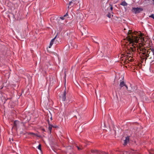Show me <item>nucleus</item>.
<instances>
[{"mask_svg":"<svg viewBox=\"0 0 154 154\" xmlns=\"http://www.w3.org/2000/svg\"><path fill=\"white\" fill-rule=\"evenodd\" d=\"M47 51L48 52H49V53H51V51H49L48 50V49L47 48Z\"/></svg>","mask_w":154,"mask_h":154,"instance_id":"obj_23","label":"nucleus"},{"mask_svg":"<svg viewBox=\"0 0 154 154\" xmlns=\"http://www.w3.org/2000/svg\"><path fill=\"white\" fill-rule=\"evenodd\" d=\"M75 46H74L73 47L74 48H76L77 47H76L77 45H75Z\"/></svg>","mask_w":154,"mask_h":154,"instance_id":"obj_25","label":"nucleus"},{"mask_svg":"<svg viewBox=\"0 0 154 154\" xmlns=\"http://www.w3.org/2000/svg\"><path fill=\"white\" fill-rule=\"evenodd\" d=\"M56 37H57V36H56L54 38H53L51 40V42H50V45H49V48H50L51 47V46L53 45V42L55 40Z\"/></svg>","mask_w":154,"mask_h":154,"instance_id":"obj_10","label":"nucleus"},{"mask_svg":"<svg viewBox=\"0 0 154 154\" xmlns=\"http://www.w3.org/2000/svg\"><path fill=\"white\" fill-rule=\"evenodd\" d=\"M29 134H31V135H35V134L34 133H29Z\"/></svg>","mask_w":154,"mask_h":154,"instance_id":"obj_22","label":"nucleus"},{"mask_svg":"<svg viewBox=\"0 0 154 154\" xmlns=\"http://www.w3.org/2000/svg\"><path fill=\"white\" fill-rule=\"evenodd\" d=\"M124 40H126L128 42L130 46H131L130 48H141L143 46V44L139 42H144V38L140 32H138L136 31L133 33L131 30H128L127 36Z\"/></svg>","mask_w":154,"mask_h":154,"instance_id":"obj_1","label":"nucleus"},{"mask_svg":"<svg viewBox=\"0 0 154 154\" xmlns=\"http://www.w3.org/2000/svg\"><path fill=\"white\" fill-rule=\"evenodd\" d=\"M109 6L110 7V9L111 10V12L113 10V8L112 5H110Z\"/></svg>","mask_w":154,"mask_h":154,"instance_id":"obj_19","label":"nucleus"},{"mask_svg":"<svg viewBox=\"0 0 154 154\" xmlns=\"http://www.w3.org/2000/svg\"><path fill=\"white\" fill-rule=\"evenodd\" d=\"M66 92L65 90L63 92V94H61L60 96V98L63 101H65L66 99Z\"/></svg>","mask_w":154,"mask_h":154,"instance_id":"obj_5","label":"nucleus"},{"mask_svg":"<svg viewBox=\"0 0 154 154\" xmlns=\"http://www.w3.org/2000/svg\"><path fill=\"white\" fill-rule=\"evenodd\" d=\"M51 120H52V117H51Z\"/></svg>","mask_w":154,"mask_h":154,"instance_id":"obj_29","label":"nucleus"},{"mask_svg":"<svg viewBox=\"0 0 154 154\" xmlns=\"http://www.w3.org/2000/svg\"><path fill=\"white\" fill-rule=\"evenodd\" d=\"M95 42V43H97V42Z\"/></svg>","mask_w":154,"mask_h":154,"instance_id":"obj_30","label":"nucleus"},{"mask_svg":"<svg viewBox=\"0 0 154 154\" xmlns=\"http://www.w3.org/2000/svg\"><path fill=\"white\" fill-rule=\"evenodd\" d=\"M112 14H113V12L112 11L110 12V13H108L107 14V16L109 18H111V16L112 17L113 16V15Z\"/></svg>","mask_w":154,"mask_h":154,"instance_id":"obj_11","label":"nucleus"},{"mask_svg":"<svg viewBox=\"0 0 154 154\" xmlns=\"http://www.w3.org/2000/svg\"><path fill=\"white\" fill-rule=\"evenodd\" d=\"M79 1H78V3H79Z\"/></svg>","mask_w":154,"mask_h":154,"instance_id":"obj_28","label":"nucleus"},{"mask_svg":"<svg viewBox=\"0 0 154 154\" xmlns=\"http://www.w3.org/2000/svg\"><path fill=\"white\" fill-rule=\"evenodd\" d=\"M41 144H39L38 146L37 147V148L39 149V150H41Z\"/></svg>","mask_w":154,"mask_h":154,"instance_id":"obj_17","label":"nucleus"},{"mask_svg":"<svg viewBox=\"0 0 154 154\" xmlns=\"http://www.w3.org/2000/svg\"><path fill=\"white\" fill-rule=\"evenodd\" d=\"M125 86L127 90H128V87L126 85H125Z\"/></svg>","mask_w":154,"mask_h":154,"instance_id":"obj_24","label":"nucleus"},{"mask_svg":"<svg viewBox=\"0 0 154 154\" xmlns=\"http://www.w3.org/2000/svg\"><path fill=\"white\" fill-rule=\"evenodd\" d=\"M68 13L67 12V13L63 16L60 17H59V19H61L62 20H64L66 18V17H67V16H68Z\"/></svg>","mask_w":154,"mask_h":154,"instance_id":"obj_9","label":"nucleus"},{"mask_svg":"<svg viewBox=\"0 0 154 154\" xmlns=\"http://www.w3.org/2000/svg\"><path fill=\"white\" fill-rule=\"evenodd\" d=\"M149 17L152 18L154 19V16L153 14H152L150 16H149Z\"/></svg>","mask_w":154,"mask_h":154,"instance_id":"obj_20","label":"nucleus"},{"mask_svg":"<svg viewBox=\"0 0 154 154\" xmlns=\"http://www.w3.org/2000/svg\"><path fill=\"white\" fill-rule=\"evenodd\" d=\"M91 152L92 153H95L97 154H100V152L98 151L97 150H91Z\"/></svg>","mask_w":154,"mask_h":154,"instance_id":"obj_12","label":"nucleus"},{"mask_svg":"<svg viewBox=\"0 0 154 154\" xmlns=\"http://www.w3.org/2000/svg\"><path fill=\"white\" fill-rule=\"evenodd\" d=\"M48 125H49L48 129V130L50 131V133H51V130H52V127H53V126L52 125H51L50 124L49 121V120L48 121Z\"/></svg>","mask_w":154,"mask_h":154,"instance_id":"obj_8","label":"nucleus"},{"mask_svg":"<svg viewBox=\"0 0 154 154\" xmlns=\"http://www.w3.org/2000/svg\"><path fill=\"white\" fill-rule=\"evenodd\" d=\"M139 52L141 57L142 60L145 59L146 60L148 57L149 59L152 58L154 59V49H149L147 50L146 49H137Z\"/></svg>","mask_w":154,"mask_h":154,"instance_id":"obj_2","label":"nucleus"},{"mask_svg":"<svg viewBox=\"0 0 154 154\" xmlns=\"http://www.w3.org/2000/svg\"><path fill=\"white\" fill-rule=\"evenodd\" d=\"M72 2H70L69 3V6H72Z\"/></svg>","mask_w":154,"mask_h":154,"instance_id":"obj_21","label":"nucleus"},{"mask_svg":"<svg viewBox=\"0 0 154 154\" xmlns=\"http://www.w3.org/2000/svg\"><path fill=\"white\" fill-rule=\"evenodd\" d=\"M129 141V137H126L125 139L124 140V145H125L127 144Z\"/></svg>","mask_w":154,"mask_h":154,"instance_id":"obj_7","label":"nucleus"},{"mask_svg":"<svg viewBox=\"0 0 154 154\" xmlns=\"http://www.w3.org/2000/svg\"><path fill=\"white\" fill-rule=\"evenodd\" d=\"M152 38L153 39V40H154V37H152Z\"/></svg>","mask_w":154,"mask_h":154,"instance_id":"obj_27","label":"nucleus"},{"mask_svg":"<svg viewBox=\"0 0 154 154\" xmlns=\"http://www.w3.org/2000/svg\"><path fill=\"white\" fill-rule=\"evenodd\" d=\"M120 5L123 6H125L127 5V4L125 2L123 1L120 4Z\"/></svg>","mask_w":154,"mask_h":154,"instance_id":"obj_14","label":"nucleus"},{"mask_svg":"<svg viewBox=\"0 0 154 154\" xmlns=\"http://www.w3.org/2000/svg\"><path fill=\"white\" fill-rule=\"evenodd\" d=\"M149 153L151 154H154V150H152L149 152Z\"/></svg>","mask_w":154,"mask_h":154,"instance_id":"obj_18","label":"nucleus"},{"mask_svg":"<svg viewBox=\"0 0 154 154\" xmlns=\"http://www.w3.org/2000/svg\"><path fill=\"white\" fill-rule=\"evenodd\" d=\"M125 85H126L125 84V83L124 82V81H122L121 82H120V84H119V86L121 88L122 87H123L124 86H125Z\"/></svg>","mask_w":154,"mask_h":154,"instance_id":"obj_13","label":"nucleus"},{"mask_svg":"<svg viewBox=\"0 0 154 154\" xmlns=\"http://www.w3.org/2000/svg\"><path fill=\"white\" fill-rule=\"evenodd\" d=\"M86 27H82L81 29V31L82 33L83 34V33L86 34L87 32L86 31Z\"/></svg>","mask_w":154,"mask_h":154,"instance_id":"obj_6","label":"nucleus"},{"mask_svg":"<svg viewBox=\"0 0 154 154\" xmlns=\"http://www.w3.org/2000/svg\"><path fill=\"white\" fill-rule=\"evenodd\" d=\"M152 1H153V4L154 5V0H152Z\"/></svg>","mask_w":154,"mask_h":154,"instance_id":"obj_26","label":"nucleus"},{"mask_svg":"<svg viewBox=\"0 0 154 154\" xmlns=\"http://www.w3.org/2000/svg\"><path fill=\"white\" fill-rule=\"evenodd\" d=\"M143 9L142 8L137 7V8H132L131 10V11L132 12L134 13L135 14H138L142 11Z\"/></svg>","mask_w":154,"mask_h":154,"instance_id":"obj_4","label":"nucleus"},{"mask_svg":"<svg viewBox=\"0 0 154 154\" xmlns=\"http://www.w3.org/2000/svg\"><path fill=\"white\" fill-rule=\"evenodd\" d=\"M76 147L77 148L78 150H81L83 148L82 146L79 147L78 146H76Z\"/></svg>","mask_w":154,"mask_h":154,"instance_id":"obj_16","label":"nucleus"},{"mask_svg":"<svg viewBox=\"0 0 154 154\" xmlns=\"http://www.w3.org/2000/svg\"><path fill=\"white\" fill-rule=\"evenodd\" d=\"M79 5H80V4H79Z\"/></svg>","mask_w":154,"mask_h":154,"instance_id":"obj_31","label":"nucleus"},{"mask_svg":"<svg viewBox=\"0 0 154 154\" xmlns=\"http://www.w3.org/2000/svg\"><path fill=\"white\" fill-rule=\"evenodd\" d=\"M135 50H136V49H125L124 54L129 57L130 56H131L133 55V51Z\"/></svg>","mask_w":154,"mask_h":154,"instance_id":"obj_3","label":"nucleus"},{"mask_svg":"<svg viewBox=\"0 0 154 154\" xmlns=\"http://www.w3.org/2000/svg\"><path fill=\"white\" fill-rule=\"evenodd\" d=\"M128 61L131 62H132L133 61V59L132 57H131V56H130L128 58Z\"/></svg>","mask_w":154,"mask_h":154,"instance_id":"obj_15","label":"nucleus"}]
</instances>
